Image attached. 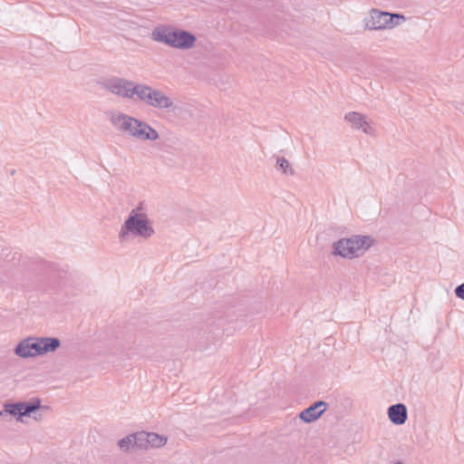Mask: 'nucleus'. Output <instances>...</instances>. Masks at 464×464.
Here are the masks:
<instances>
[{
	"instance_id": "nucleus-1",
	"label": "nucleus",
	"mask_w": 464,
	"mask_h": 464,
	"mask_svg": "<svg viewBox=\"0 0 464 464\" xmlns=\"http://www.w3.org/2000/svg\"><path fill=\"white\" fill-rule=\"evenodd\" d=\"M154 234V228L148 217L143 213H139L137 209H132L121 227L119 240L121 243H130L137 237L147 240Z\"/></svg>"
},
{
	"instance_id": "nucleus-2",
	"label": "nucleus",
	"mask_w": 464,
	"mask_h": 464,
	"mask_svg": "<svg viewBox=\"0 0 464 464\" xmlns=\"http://www.w3.org/2000/svg\"><path fill=\"white\" fill-rule=\"evenodd\" d=\"M374 239L370 236L353 235L341 238L332 245V255L346 259L360 257L373 245Z\"/></svg>"
},
{
	"instance_id": "nucleus-3",
	"label": "nucleus",
	"mask_w": 464,
	"mask_h": 464,
	"mask_svg": "<svg viewBox=\"0 0 464 464\" xmlns=\"http://www.w3.org/2000/svg\"><path fill=\"white\" fill-rule=\"evenodd\" d=\"M151 37L156 42L182 50L193 47L197 40L196 36L188 31L169 26L156 27L151 33Z\"/></svg>"
},
{
	"instance_id": "nucleus-4",
	"label": "nucleus",
	"mask_w": 464,
	"mask_h": 464,
	"mask_svg": "<svg viewBox=\"0 0 464 464\" xmlns=\"http://www.w3.org/2000/svg\"><path fill=\"white\" fill-rule=\"evenodd\" d=\"M119 129L129 135L136 137L140 140H156L159 133L147 122L137 120L126 114H121L117 118Z\"/></svg>"
},
{
	"instance_id": "nucleus-5",
	"label": "nucleus",
	"mask_w": 464,
	"mask_h": 464,
	"mask_svg": "<svg viewBox=\"0 0 464 464\" xmlns=\"http://www.w3.org/2000/svg\"><path fill=\"white\" fill-rule=\"evenodd\" d=\"M137 98L147 105L160 110H170L174 106L172 99L162 91L143 83L139 84Z\"/></svg>"
},
{
	"instance_id": "nucleus-6",
	"label": "nucleus",
	"mask_w": 464,
	"mask_h": 464,
	"mask_svg": "<svg viewBox=\"0 0 464 464\" xmlns=\"http://www.w3.org/2000/svg\"><path fill=\"white\" fill-rule=\"evenodd\" d=\"M405 21V16L401 14H391L388 12L372 9L370 16L365 18V28L369 30H383L393 28Z\"/></svg>"
},
{
	"instance_id": "nucleus-7",
	"label": "nucleus",
	"mask_w": 464,
	"mask_h": 464,
	"mask_svg": "<svg viewBox=\"0 0 464 464\" xmlns=\"http://www.w3.org/2000/svg\"><path fill=\"white\" fill-rule=\"evenodd\" d=\"M5 412L16 416V420L22 421L23 417L31 416V413L37 410H49L50 408L41 404L39 398H34L28 401H20L16 403H5Z\"/></svg>"
},
{
	"instance_id": "nucleus-8",
	"label": "nucleus",
	"mask_w": 464,
	"mask_h": 464,
	"mask_svg": "<svg viewBox=\"0 0 464 464\" xmlns=\"http://www.w3.org/2000/svg\"><path fill=\"white\" fill-rule=\"evenodd\" d=\"M139 84L132 81L114 77L105 82V88L109 92L122 98L133 99L134 95L137 96L139 91Z\"/></svg>"
},
{
	"instance_id": "nucleus-9",
	"label": "nucleus",
	"mask_w": 464,
	"mask_h": 464,
	"mask_svg": "<svg viewBox=\"0 0 464 464\" xmlns=\"http://www.w3.org/2000/svg\"><path fill=\"white\" fill-rule=\"evenodd\" d=\"M140 450H149L151 449H160L164 447L168 442V437L160 435L156 432L140 431Z\"/></svg>"
},
{
	"instance_id": "nucleus-10",
	"label": "nucleus",
	"mask_w": 464,
	"mask_h": 464,
	"mask_svg": "<svg viewBox=\"0 0 464 464\" xmlns=\"http://www.w3.org/2000/svg\"><path fill=\"white\" fill-rule=\"evenodd\" d=\"M36 336H30L21 340L14 348V354L20 358L26 359L40 356Z\"/></svg>"
},
{
	"instance_id": "nucleus-11",
	"label": "nucleus",
	"mask_w": 464,
	"mask_h": 464,
	"mask_svg": "<svg viewBox=\"0 0 464 464\" xmlns=\"http://www.w3.org/2000/svg\"><path fill=\"white\" fill-rule=\"evenodd\" d=\"M344 120L351 124L353 128L362 130L367 134H371L372 127L367 121L366 116L356 111H351L345 114Z\"/></svg>"
},
{
	"instance_id": "nucleus-12",
	"label": "nucleus",
	"mask_w": 464,
	"mask_h": 464,
	"mask_svg": "<svg viewBox=\"0 0 464 464\" xmlns=\"http://www.w3.org/2000/svg\"><path fill=\"white\" fill-rule=\"evenodd\" d=\"M325 410L326 403L323 401H319L302 411L299 414V417L304 422L310 423L320 418Z\"/></svg>"
},
{
	"instance_id": "nucleus-13",
	"label": "nucleus",
	"mask_w": 464,
	"mask_h": 464,
	"mask_svg": "<svg viewBox=\"0 0 464 464\" xmlns=\"http://www.w3.org/2000/svg\"><path fill=\"white\" fill-rule=\"evenodd\" d=\"M387 413L390 420L395 425H402L407 420V408L402 403H397L390 406Z\"/></svg>"
},
{
	"instance_id": "nucleus-14",
	"label": "nucleus",
	"mask_w": 464,
	"mask_h": 464,
	"mask_svg": "<svg viewBox=\"0 0 464 464\" xmlns=\"http://www.w3.org/2000/svg\"><path fill=\"white\" fill-rule=\"evenodd\" d=\"M139 440L140 431H137L121 439L118 441L117 445L119 449L123 452H130L131 450H140Z\"/></svg>"
},
{
	"instance_id": "nucleus-15",
	"label": "nucleus",
	"mask_w": 464,
	"mask_h": 464,
	"mask_svg": "<svg viewBox=\"0 0 464 464\" xmlns=\"http://www.w3.org/2000/svg\"><path fill=\"white\" fill-rule=\"evenodd\" d=\"M37 342L40 355L53 353L61 345L60 340L56 337H37Z\"/></svg>"
},
{
	"instance_id": "nucleus-16",
	"label": "nucleus",
	"mask_w": 464,
	"mask_h": 464,
	"mask_svg": "<svg viewBox=\"0 0 464 464\" xmlns=\"http://www.w3.org/2000/svg\"><path fill=\"white\" fill-rule=\"evenodd\" d=\"M276 169L277 171L286 176H293L295 174V170L291 166L290 162L288 161V160H286L285 157L280 156H276Z\"/></svg>"
},
{
	"instance_id": "nucleus-17",
	"label": "nucleus",
	"mask_w": 464,
	"mask_h": 464,
	"mask_svg": "<svg viewBox=\"0 0 464 464\" xmlns=\"http://www.w3.org/2000/svg\"><path fill=\"white\" fill-rule=\"evenodd\" d=\"M48 410H37V411H33L31 414H32V417L33 419L35 420V421H42L43 419H44V414H43V411H47Z\"/></svg>"
},
{
	"instance_id": "nucleus-18",
	"label": "nucleus",
	"mask_w": 464,
	"mask_h": 464,
	"mask_svg": "<svg viewBox=\"0 0 464 464\" xmlns=\"http://www.w3.org/2000/svg\"><path fill=\"white\" fill-rule=\"evenodd\" d=\"M454 293H455L457 297L464 300V283H462L461 285H458L455 288Z\"/></svg>"
},
{
	"instance_id": "nucleus-19",
	"label": "nucleus",
	"mask_w": 464,
	"mask_h": 464,
	"mask_svg": "<svg viewBox=\"0 0 464 464\" xmlns=\"http://www.w3.org/2000/svg\"><path fill=\"white\" fill-rule=\"evenodd\" d=\"M164 142H171V143H176V142H179V140L177 137H175L174 135H171L169 134V137L165 138Z\"/></svg>"
},
{
	"instance_id": "nucleus-20",
	"label": "nucleus",
	"mask_w": 464,
	"mask_h": 464,
	"mask_svg": "<svg viewBox=\"0 0 464 464\" xmlns=\"http://www.w3.org/2000/svg\"><path fill=\"white\" fill-rule=\"evenodd\" d=\"M7 415V412H5V408H4L3 411H0V417Z\"/></svg>"
},
{
	"instance_id": "nucleus-21",
	"label": "nucleus",
	"mask_w": 464,
	"mask_h": 464,
	"mask_svg": "<svg viewBox=\"0 0 464 464\" xmlns=\"http://www.w3.org/2000/svg\"><path fill=\"white\" fill-rule=\"evenodd\" d=\"M395 464H403V463H402V462L398 461V462H397V463H395Z\"/></svg>"
}]
</instances>
